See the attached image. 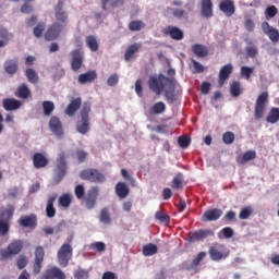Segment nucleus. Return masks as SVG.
Here are the masks:
<instances>
[{
	"mask_svg": "<svg viewBox=\"0 0 279 279\" xmlns=\"http://www.w3.org/2000/svg\"><path fill=\"white\" fill-rule=\"evenodd\" d=\"M81 119L76 123L78 134H88L90 132V104L85 102L80 112Z\"/></svg>",
	"mask_w": 279,
	"mask_h": 279,
	"instance_id": "obj_2",
	"label": "nucleus"
},
{
	"mask_svg": "<svg viewBox=\"0 0 279 279\" xmlns=\"http://www.w3.org/2000/svg\"><path fill=\"white\" fill-rule=\"evenodd\" d=\"M82 108V98L77 97L70 101L64 112L68 117H75V112H77Z\"/></svg>",
	"mask_w": 279,
	"mask_h": 279,
	"instance_id": "obj_23",
	"label": "nucleus"
},
{
	"mask_svg": "<svg viewBox=\"0 0 279 279\" xmlns=\"http://www.w3.org/2000/svg\"><path fill=\"white\" fill-rule=\"evenodd\" d=\"M221 215H223V210L219 208H211L204 213V215L202 216V221H204L205 223L208 221H217L221 218Z\"/></svg>",
	"mask_w": 279,
	"mask_h": 279,
	"instance_id": "obj_21",
	"label": "nucleus"
},
{
	"mask_svg": "<svg viewBox=\"0 0 279 279\" xmlns=\"http://www.w3.org/2000/svg\"><path fill=\"white\" fill-rule=\"evenodd\" d=\"M54 19L57 20V23H60L63 27L68 25L69 14L64 11V0H58V3L54 5Z\"/></svg>",
	"mask_w": 279,
	"mask_h": 279,
	"instance_id": "obj_10",
	"label": "nucleus"
},
{
	"mask_svg": "<svg viewBox=\"0 0 279 279\" xmlns=\"http://www.w3.org/2000/svg\"><path fill=\"white\" fill-rule=\"evenodd\" d=\"M72 60H71V69L74 72L80 71L82 65L84 64V54L80 50H72L71 51Z\"/></svg>",
	"mask_w": 279,
	"mask_h": 279,
	"instance_id": "obj_18",
	"label": "nucleus"
},
{
	"mask_svg": "<svg viewBox=\"0 0 279 279\" xmlns=\"http://www.w3.org/2000/svg\"><path fill=\"white\" fill-rule=\"evenodd\" d=\"M178 143H179V146L182 148V149H186V147H189V145H191V138L187 137V136H180L178 138Z\"/></svg>",
	"mask_w": 279,
	"mask_h": 279,
	"instance_id": "obj_54",
	"label": "nucleus"
},
{
	"mask_svg": "<svg viewBox=\"0 0 279 279\" xmlns=\"http://www.w3.org/2000/svg\"><path fill=\"white\" fill-rule=\"evenodd\" d=\"M45 22H39L33 29V34L35 38H40L43 33L45 32Z\"/></svg>",
	"mask_w": 279,
	"mask_h": 279,
	"instance_id": "obj_46",
	"label": "nucleus"
},
{
	"mask_svg": "<svg viewBox=\"0 0 279 279\" xmlns=\"http://www.w3.org/2000/svg\"><path fill=\"white\" fill-rule=\"evenodd\" d=\"M142 48L143 44L141 43H135L131 45L124 52V60L126 62H130V60H132V58L134 57V53H138V51H141Z\"/></svg>",
	"mask_w": 279,
	"mask_h": 279,
	"instance_id": "obj_28",
	"label": "nucleus"
},
{
	"mask_svg": "<svg viewBox=\"0 0 279 279\" xmlns=\"http://www.w3.org/2000/svg\"><path fill=\"white\" fill-rule=\"evenodd\" d=\"M201 93L203 95H208L210 93V83L208 82H204L201 85Z\"/></svg>",
	"mask_w": 279,
	"mask_h": 279,
	"instance_id": "obj_63",
	"label": "nucleus"
},
{
	"mask_svg": "<svg viewBox=\"0 0 279 279\" xmlns=\"http://www.w3.org/2000/svg\"><path fill=\"white\" fill-rule=\"evenodd\" d=\"M23 104L15 98H5L2 100V107L7 112L19 110Z\"/></svg>",
	"mask_w": 279,
	"mask_h": 279,
	"instance_id": "obj_25",
	"label": "nucleus"
},
{
	"mask_svg": "<svg viewBox=\"0 0 279 279\" xmlns=\"http://www.w3.org/2000/svg\"><path fill=\"white\" fill-rule=\"evenodd\" d=\"M89 250H95V252H106V243L94 242L89 245Z\"/></svg>",
	"mask_w": 279,
	"mask_h": 279,
	"instance_id": "obj_52",
	"label": "nucleus"
},
{
	"mask_svg": "<svg viewBox=\"0 0 279 279\" xmlns=\"http://www.w3.org/2000/svg\"><path fill=\"white\" fill-rule=\"evenodd\" d=\"M230 93L232 97H240L241 96V83L234 81L230 86Z\"/></svg>",
	"mask_w": 279,
	"mask_h": 279,
	"instance_id": "obj_45",
	"label": "nucleus"
},
{
	"mask_svg": "<svg viewBox=\"0 0 279 279\" xmlns=\"http://www.w3.org/2000/svg\"><path fill=\"white\" fill-rule=\"evenodd\" d=\"M165 110H167V105H165V102L162 101H158L150 107L149 114L151 116L162 114Z\"/></svg>",
	"mask_w": 279,
	"mask_h": 279,
	"instance_id": "obj_36",
	"label": "nucleus"
},
{
	"mask_svg": "<svg viewBox=\"0 0 279 279\" xmlns=\"http://www.w3.org/2000/svg\"><path fill=\"white\" fill-rule=\"evenodd\" d=\"M49 130L57 136V138H62L64 136V130L62 129V121L57 116H52L49 121Z\"/></svg>",
	"mask_w": 279,
	"mask_h": 279,
	"instance_id": "obj_14",
	"label": "nucleus"
},
{
	"mask_svg": "<svg viewBox=\"0 0 279 279\" xmlns=\"http://www.w3.org/2000/svg\"><path fill=\"white\" fill-rule=\"evenodd\" d=\"M267 123H271L272 125L275 123H278L279 121V108L272 107L270 111L268 112V116L266 117Z\"/></svg>",
	"mask_w": 279,
	"mask_h": 279,
	"instance_id": "obj_37",
	"label": "nucleus"
},
{
	"mask_svg": "<svg viewBox=\"0 0 279 279\" xmlns=\"http://www.w3.org/2000/svg\"><path fill=\"white\" fill-rule=\"evenodd\" d=\"M3 66L8 75H16V72L19 71V61L13 59L7 60Z\"/></svg>",
	"mask_w": 279,
	"mask_h": 279,
	"instance_id": "obj_30",
	"label": "nucleus"
},
{
	"mask_svg": "<svg viewBox=\"0 0 279 279\" xmlns=\"http://www.w3.org/2000/svg\"><path fill=\"white\" fill-rule=\"evenodd\" d=\"M69 167L66 166V153H60L57 158V165L54 167L53 182L60 184L66 175Z\"/></svg>",
	"mask_w": 279,
	"mask_h": 279,
	"instance_id": "obj_4",
	"label": "nucleus"
},
{
	"mask_svg": "<svg viewBox=\"0 0 279 279\" xmlns=\"http://www.w3.org/2000/svg\"><path fill=\"white\" fill-rule=\"evenodd\" d=\"M233 71L234 66L232 65V63H228L220 69L218 75L219 86H223V84H226V81L230 80V75H232Z\"/></svg>",
	"mask_w": 279,
	"mask_h": 279,
	"instance_id": "obj_19",
	"label": "nucleus"
},
{
	"mask_svg": "<svg viewBox=\"0 0 279 279\" xmlns=\"http://www.w3.org/2000/svg\"><path fill=\"white\" fill-rule=\"evenodd\" d=\"M219 10L220 12H223L226 16H232L234 12H236V9L234 7V1L232 0H222L219 3Z\"/></svg>",
	"mask_w": 279,
	"mask_h": 279,
	"instance_id": "obj_22",
	"label": "nucleus"
},
{
	"mask_svg": "<svg viewBox=\"0 0 279 279\" xmlns=\"http://www.w3.org/2000/svg\"><path fill=\"white\" fill-rule=\"evenodd\" d=\"M56 199H58V195L56 194L48 197L46 206V216L48 217V219H53V217H56V207L53 206Z\"/></svg>",
	"mask_w": 279,
	"mask_h": 279,
	"instance_id": "obj_27",
	"label": "nucleus"
},
{
	"mask_svg": "<svg viewBox=\"0 0 279 279\" xmlns=\"http://www.w3.org/2000/svg\"><path fill=\"white\" fill-rule=\"evenodd\" d=\"M162 33L165 36H170L172 40H183L184 39V32L180 29L178 26H167L163 28Z\"/></svg>",
	"mask_w": 279,
	"mask_h": 279,
	"instance_id": "obj_20",
	"label": "nucleus"
},
{
	"mask_svg": "<svg viewBox=\"0 0 279 279\" xmlns=\"http://www.w3.org/2000/svg\"><path fill=\"white\" fill-rule=\"evenodd\" d=\"M85 43L90 51H99V43H97V37L94 35H88L85 38Z\"/></svg>",
	"mask_w": 279,
	"mask_h": 279,
	"instance_id": "obj_39",
	"label": "nucleus"
},
{
	"mask_svg": "<svg viewBox=\"0 0 279 279\" xmlns=\"http://www.w3.org/2000/svg\"><path fill=\"white\" fill-rule=\"evenodd\" d=\"M41 106H43L45 117H51V114L53 113V110H56V105L53 104V101H50V100H45L41 104Z\"/></svg>",
	"mask_w": 279,
	"mask_h": 279,
	"instance_id": "obj_40",
	"label": "nucleus"
},
{
	"mask_svg": "<svg viewBox=\"0 0 279 279\" xmlns=\"http://www.w3.org/2000/svg\"><path fill=\"white\" fill-rule=\"evenodd\" d=\"M209 256H210L211 260L219 262V260L226 259V257L228 256V253H223V252L219 251V248H217V246H211L209 248Z\"/></svg>",
	"mask_w": 279,
	"mask_h": 279,
	"instance_id": "obj_34",
	"label": "nucleus"
},
{
	"mask_svg": "<svg viewBox=\"0 0 279 279\" xmlns=\"http://www.w3.org/2000/svg\"><path fill=\"white\" fill-rule=\"evenodd\" d=\"M108 86H117L119 84V74H111L107 80Z\"/></svg>",
	"mask_w": 279,
	"mask_h": 279,
	"instance_id": "obj_59",
	"label": "nucleus"
},
{
	"mask_svg": "<svg viewBox=\"0 0 279 279\" xmlns=\"http://www.w3.org/2000/svg\"><path fill=\"white\" fill-rule=\"evenodd\" d=\"M250 160H256V150H247L236 158L238 165H246Z\"/></svg>",
	"mask_w": 279,
	"mask_h": 279,
	"instance_id": "obj_31",
	"label": "nucleus"
},
{
	"mask_svg": "<svg viewBox=\"0 0 279 279\" xmlns=\"http://www.w3.org/2000/svg\"><path fill=\"white\" fill-rule=\"evenodd\" d=\"M23 241L14 240L12 241L7 248L0 250L1 260H5V258H10V256H16V254H21L23 251Z\"/></svg>",
	"mask_w": 279,
	"mask_h": 279,
	"instance_id": "obj_7",
	"label": "nucleus"
},
{
	"mask_svg": "<svg viewBox=\"0 0 279 279\" xmlns=\"http://www.w3.org/2000/svg\"><path fill=\"white\" fill-rule=\"evenodd\" d=\"M58 263L61 267H69V263L73 258V246L64 243L57 253Z\"/></svg>",
	"mask_w": 279,
	"mask_h": 279,
	"instance_id": "obj_6",
	"label": "nucleus"
},
{
	"mask_svg": "<svg viewBox=\"0 0 279 279\" xmlns=\"http://www.w3.org/2000/svg\"><path fill=\"white\" fill-rule=\"evenodd\" d=\"M201 14L204 16V19H213V0L201 1Z\"/></svg>",
	"mask_w": 279,
	"mask_h": 279,
	"instance_id": "obj_24",
	"label": "nucleus"
},
{
	"mask_svg": "<svg viewBox=\"0 0 279 279\" xmlns=\"http://www.w3.org/2000/svg\"><path fill=\"white\" fill-rule=\"evenodd\" d=\"M97 80V72L95 70L78 75V82L81 84H88Z\"/></svg>",
	"mask_w": 279,
	"mask_h": 279,
	"instance_id": "obj_33",
	"label": "nucleus"
},
{
	"mask_svg": "<svg viewBox=\"0 0 279 279\" xmlns=\"http://www.w3.org/2000/svg\"><path fill=\"white\" fill-rule=\"evenodd\" d=\"M74 193H75L77 199H82V197H84V193H85L84 185H76L74 189Z\"/></svg>",
	"mask_w": 279,
	"mask_h": 279,
	"instance_id": "obj_61",
	"label": "nucleus"
},
{
	"mask_svg": "<svg viewBox=\"0 0 279 279\" xmlns=\"http://www.w3.org/2000/svg\"><path fill=\"white\" fill-rule=\"evenodd\" d=\"M116 194L120 199H125L130 195V187L124 182H118L116 184Z\"/></svg>",
	"mask_w": 279,
	"mask_h": 279,
	"instance_id": "obj_32",
	"label": "nucleus"
},
{
	"mask_svg": "<svg viewBox=\"0 0 279 279\" xmlns=\"http://www.w3.org/2000/svg\"><path fill=\"white\" fill-rule=\"evenodd\" d=\"M17 223L21 228H29V230H35L36 226H38V217L36 214L21 216V218L17 220Z\"/></svg>",
	"mask_w": 279,
	"mask_h": 279,
	"instance_id": "obj_13",
	"label": "nucleus"
},
{
	"mask_svg": "<svg viewBox=\"0 0 279 279\" xmlns=\"http://www.w3.org/2000/svg\"><path fill=\"white\" fill-rule=\"evenodd\" d=\"M252 73H254V68L243 65L240 70V75L245 77V80H250V77H252Z\"/></svg>",
	"mask_w": 279,
	"mask_h": 279,
	"instance_id": "obj_48",
	"label": "nucleus"
},
{
	"mask_svg": "<svg viewBox=\"0 0 279 279\" xmlns=\"http://www.w3.org/2000/svg\"><path fill=\"white\" fill-rule=\"evenodd\" d=\"M64 29V25L60 24L59 22H54L50 25L45 34L46 40H57L62 34Z\"/></svg>",
	"mask_w": 279,
	"mask_h": 279,
	"instance_id": "obj_12",
	"label": "nucleus"
},
{
	"mask_svg": "<svg viewBox=\"0 0 279 279\" xmlns=\"http://www.w3.org/2000/svg\"><path fill=\"white\" fill-rule=\"evenodd\" d=\"M263 33L268 36L271 43H279V31L278 28H274V26L269 25V22L262 23Z\"/></svg>",
	"mask_w": 279,
	"mask_h": 279,
	"instance_id": "obj_15",
	"label": "nucleus"
},
{
	"mask_svg": "<svg viewBox=\"0 0 279 279\" xmlns=\"http://www.w3.org/2000/svg\"><path fill=\"white\" fill-rule=\"evenodd\" d=\"M192 51H193V53H195L197 56V58H206V56H208V48H206V46H202L199 44H195L192 47Z\"/></svg>",
	"mask_w": 279,
	"mask_h": 279,
	"instance_id": "obj_38",
	"label": "nucleus"
},
{
	"mask_svg": "<svg viewBox=\"0 0 279 279\" xmlns=\"http://www.w3.org/2000/svg\"><path fill=\"white\" fill-rule=\"evenodd\" d=\"M25 75L29 84H36L39 80L38 73H36L32 68L26 69Z\"/></svg>",
	"mask_w": 279,
	"mask_h": 279,
	"instance_id": "obj_43",
	"label": "nucleus"
},
{
	"mask_svg": "<svg viewBox=\"0 0 279 279\" xmlns=\"http://www.w3.org/2000/svg\"><path fill=\"white\" fill-rule=\"evenodd\" d=\"M33 165L35 169H45L49 165V159L43 155V153H36L33 156Z\"/></svg>",
	"mask_w": 279,
	"mask_h": 279,
	"instance_id": "obj_26",
	"label": "nucleus"
},
{
	"mask_svg": "<svg viewBox=\"0 0 279 279\" xmlns=\"http://www.w3.org/2000/svg\"><path fill=\"white\" fill-rule=\"evenodd\" d=\"M144 256H154V254H158V246L156 244H147L143 247Z\"/></svg>",
	"mask_w": 279,
	"mask_h": 279,
	"instance_id": "obj_44",
	"label": "nucleus"
},
{
	"mask_svg": "<svg viewBox=\"0 0 279 279\" xmlns=\"http://www.w3.org/2000/svg\"><path fill=\"white\" fill-rule=\"evenodd\" d=\"M74 278L75 279H84V278H88V272L86 270H76L74 274Z\"/></svg>",
	"mask_w": 279,
	"mask_h": 279,
	"instance_id": "obj_64",
	"label": "nucleus"
},
{
	"mask_svg": "<svg viewBox=\"0 0 279 279\" xmlns=\"http://www.w3.org/2000/svg\"><path fill=\"white\" fill-rule=\"evenodd\" d=\"M172 14L175 19H186L189 16V13L184 9H173Z\"/></svg>",
	"mask_w": 279,
	"mask_h": 279,
	"instance_id": "obj_56",
	"label": "nucleus"
},
{
	"mask_svg": "<svg viewBox=\"0 0 279 279\" xmlns=\"http://www.w3.org/2000/svg\"><path fill=\"white\" fill-rule=\"evenodd\" d=\"M234 133H232L231 131L222 134V142L225 143V145H232V143H234Z\"/></svg>",
	"mask_w": 279,
	"mask_h": 279,
	"instance_id": "obj_47",
	"label": "nucleus"
},
{
	"mask_svg": "<svg viewBox=\"0 0 279 279\" xmlns=\"http://www.w3.org/2000/svg\"><path fill=\"white\" fill-rule=\"evenodd\" d=\"M208 236H215V231L211 229H199L194 232H189L187 241L193 243V241H204V239H208Z\"/></svg>",
	"mask_w": 279,
	"mask_h": 279,
	"instance_id": "obj_11",
	"label": "nucleus"
},
{
	"mask_svg": "<svg viewBox=\"0 0 279 279\" xmlns=\"http://www.w3.org/2000/svg\"><path fill=\"white\" fill-rule=\"evenodd\" d=\"M81 180L93 182L94 184H101L106 180V175L95 168H87L80 172Z\"/></svg>",
	"mask_w": 279,
	"mask_h": 279,
	"instance_id": "obj_5",
	"label": "nucleus"
},
{
	"mask_svg": "<svg viewBox=\"0 0 279 279\" xmlns=\"http://www.w3.org/2000/svg\"><path fill=\"white\" fill-rule=\"evenodd\" d=\"M265 14L267 19H274V16L278 14V8H276V5H270L266 9Z\"/></svg>",
	"mask_w": 279,
	"mask_h": 279,
	"instance_id": "obj_55",
	"label": "nucleus"
},
{
	"mask_svg": "<svg viewBox=\"0 0 279 279\" xmlns=\"http://www.w3.org/2000/svg\"><path fill=\"white\" fill-rule=\"evenodd\" d=\"M32 96V90L27 86V84L22 83L20 86H17L15 90V97H19L20 99H29Z\"/></svg>",
	"mask_w": 279,
	"mask_h": 279,
	"instance_id": "obj_29",
	"label": "nucleus"
},
{
	"mask_svg": "<svg viewBox=\"0 0 279 279\" xmlns=\"http://www.w3.org/2000/svg\"><path fill=\"white\" fill-rule=\"evenodd\" d=\"M41 279H66V275L58 267H50L44 271Z\"/></svg>",
	"mask_w": 279,
	"mask_h": 279,
	"instance_id": "obj_16",
	"label": "nucleus"
},
{
	"mask_svg": "<svg viewBox=\"0 0 279 279\" xmlns=\"http://www.w3.org/2000/svg\"><path fill=\"white\" fill-rule=\"evenodd\" d=\"M269 99V94L267 92L262 93L255 102L254 117L255 119L260 120L265 117V110L267 108V101Z\"/></svg>",
	"mask_w": 279,
	"mask_h": 279,
	"instance_id": "obj_8",
	"label": "nucleus"
},
{
	"mask_svg": "<svg viewBox=\"0 0 279 279\" xmlns=\"http://www.w3.org/2000/svg\"><path fill=\"white\" fill-rule=\"evenodd\" d=\"M21 12L22 14H32V12H34V5H32L29 2H25L21 7Z\"/></svg>",
	"mask_w": 279,
	"mask_h": 279,
	"instance_id": "obj_58",
	"label": "nucleus"
},
{
	"mask_svg": "<svg viewBox=\"0 0 279 279\" xmlns=\"http://www.w3.org/2000/svg\"><path fill=\"white\" fill-rule=\"evenodd\" d=\"M71 202H73V198L69 193L62 194L59 197V206H61V208H69V206H71Z\"/></svg>",
	"mask_w": 279,
	"mask_h": 279,
	"instance_id": "obj_42",
	"label": "nucleus"
},
{
	"mask_svg": "<svg viewBox=\"0 0 279 279\" xmlns=\"http://www.w3.org/2000/svg\"><path fill=\"white\" fill-rule=\"evenodd\" d=\"M14 205H8L7 208L0 210V236H5L10 232V221L14 217Z\"/></svg>",
	"mask_w": 279,
	"mask_h": 279,
	"instance_id": "obj_3",
	"label": "nucleus"
},
{
	"mask_svg": "<svg viewBox=\"0 0 279 279\" xmlns=\"http://www.w3.org/2000/svg\"><path fill=\"white\" fill-rule=\"evenodd\" d=\"M236 219V213L229 210L227 214L223 216V221H234Z\"/></svg>",
	"mask_w": 279,
	"mask_h": 279,
	"instance_id": "obj_62",
	"label": "nucleus"
},
{
	"mask_svg": "<svg viewBox=\"0 0 279 279\" xmlns=\"http://www.w3.org/2000/svg\"><path fill=\"white\" fill-rule=\"evenodd\" d=\"M130 32H141V29H145V22L141 20L131 21L128 25Z\"/></svg>",
	"mask_w": 279,
	"mask_h": 279,
	"instance_id": "obj_41",
	"label": "nucleus"
},
{
	"mask_svg": "<svg viewBox=\"0 0 279 279\" xmlns=\"http://www.w3.org/2000/svg\"><path fill=\"white\" fill-rule=\"evenodd\" d=\"M100 221L101 223H106L107 226L112 222V219H110V214L108 213V209L106 208L101 209Z\"/></svg>",
	"mask_w": 279,
	"mask_h": 279,
	"instance_id": "obj_50",
	"label": "nucleus"
},
{
	"mask_svg": "<svg viewBox=\"0 0 279 279\" xmlns=\"http://www.w3.org/2000/svg\"><path fill=\"white\" fill-rule=\"evenodd\" d=\"M170 84V89L165 92V98L168 104H175L178 96L175 95V84L173 80L160 74L158 77L150 76L148 80V86L153 93L160 95L165 90V85Z\"/></svg>",
	"mask_w": 279,
	"mask_h": 279,
	"instance_id": "obj_1",
	"label": "nucleus"
},
{
	"mask_svg": "<svg viewBox=\"0 0 279 279\" xmlns=\"http://www.w3.org/2000/svg\"><path fill=\"white\" fill-rule=\"evenodd\" d=\"M251 216H252V207H244L241 209L239 214V219H242V220L250 219Z\"/></svg>",
	"mask_w": 279,
	"mask_h": 279,
	"instance_id": "obj_53",
	"label": "nucleus"
},
{
	"mask_svg": "<svg viewBox=\"0 0 279 279\" xmlns=\"http://www.w3.org/2000/svg\"><path fill=\"white\" fill-rule=\"evenodd\" d=\"M155 217L160 223H169L171 221V217L162 211H157Z\"/></svg>",
	"mask_w": 279,
	"mask_h": 279,
	"instance_id": "obj_49",
	"label": "nucleus"
},
{
	"mask_svg": "<svg viewBox=\"0 0 279 279\" xmlns=\"http://www.w3.org/2000/svg\"><path fill=\"white\" fill-rule=\"evenodd\" d=\"M16 265L19 269H25L27 267V256L21 255L16 260Z\"/></svg>",
	"mask_w": 279,
	"mask_h": 279,
	"instance_id": "obj_57",
	"label": "nucleus"
},
{
	"mask_svg": "<svg viewBox=\"0 0 279 279\" xmlns=\"http://www.w3.org/2000/svg\"><path fill=\"white\" fill-rule=\"evenodd\" d=\"M45 263V247L37 246L35 248V258L33 263V276H38L43 271V264Z\"/></svg>",
	"mask_w": 279,
	"mask_h": 279,
	"instance_id": "obj_9",
	"label": "nucleus"
},
{
	"mask_svg": "<svg viewBox=\"0 0 279 279\" xmlns=\"http://www.w3.org/2000/svg\"><path fill=\"white\" fill-rule=\"evenodd\" d=\"M203 258H206V252H199L196 257L192 262V269L199 267V263H202Z\"/></svg>",
	"mask_w": 279,
	"mask_h": 279,
	"instance_id": "obj_51",
	"label": "nucleus"
},
{
	"mask_svg": "<svg viewBox=\"0 0 279 279\" xmlns=\"http://www.w3.org/2000/svg\"><path fill=\"white\" fill-rule=\"evenodd\" d=\"M171 187L175 191H180V189H184V174L179 172L174 175L171 182Z\"/></svg>",
	"mask_w": 279,
	"mask_h": 279,
	"instance_id": "obj_35",
	"label": "nucleus"
},
{
	"mask_svg": "<svg viewBox=\"0 0 279 279\" xmlns=\"http://www.w3.org/2000/svg\"><path fill=\"white\" fill-rule=\"evenodd\" d=\"M220 232L223 234L225 239H232L234 236V230L230 227H225Z\"/></svg>",
	"mask_w": 279,
	"mask_h": 279,
	"instance_id": "obj_60",
	"label": "nucleus"
},
{
	"mask_svg": "<svg viewBox=\"0 0 279 279\" xmlns=\"http://www.w3.org/2000/svg\"><path fill=\"white\" fill-rule=\"evenodd\" d=\"M99 195V187L94 186L87 192L85 197V206L88 210H93L97 204V196Z\"/></svg>",
	"mask_w": 279,
	"mask_h": 279,
	"instance_id": "obj_17",
	"label": "nucleus"
}]
</instances>
